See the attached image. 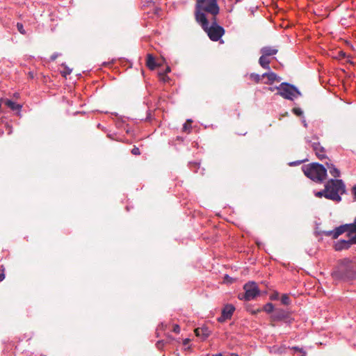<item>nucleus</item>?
Instances as JSON below:
<instances>
[{"instance_id":"9d476101","label":"nucleus","mask_w":356,"mask_h":356,"mask_svg":"<svg viewBox=\"0 0 356 356\" xmlns=\"http://www.w3.org/2000/svg\"><path fill=\"white\" fill-rule=\"evenodd\" d=\"M346 225L348 229V237L351 238V241L356 243V218L353 223Z\"/></svg>"},{"instance_id":"aec40b11","label":"nucleus","mask_w":356,"mask_h":356,"mask_svg":"<svg viewBox=\"0 0 356 356\" xmlns=\"http://www.w3.org/2000/svg\"><path fill=\"white\" fill-rule=\"evenodd\" d=\"M262 78H263L262 75L260 76L259 74H256V73H252L250 74V79L252 81H253L255 83H260Z\"/></svg>"},{"instance_id":"20e7f679","label":"nucleus","mask_w":356,"mask_h":356,"mask_svg":"<svg viewBox=\"0 0 356 356\" xmlns=\"http://www.w3.org/2000/svg\"><path fill=\"white\" fill-rule=\"evenodd\" d=\"M302 171L305 176L316 182H322L327 176V170L319 163H314L310 165H304Z\"/></svg>"},{"instance_id":"0eeeda50","label":"nucleus","mask_w":356,"mask_h":356,"mask_svg":"<svg viewBox=\"0 0 356 356\" xmlns=\"http://www.w3.org/2000/svg\"><path fill=\"white\" fill-rule=\"evenodd\" d=\"M235 310V307L232 305H226L222 310L221 316L218 318V321L223 323L230 319Z\"/></svg>"},{"instance_id":"a878e982","label":"nucleus","mask_w":356,"mask_h":356,"mask_svg":"<svg viewBox=\"0 0 356 356\" xmlns=\"http://www.w3.org/2000/svg\"><path fill=\"white\" fill-rule=\"evenodd\" d=\"M17 29L21 34H22V35L26 34V31L24 29L23 24L22 23H19V22L17 23Z\"/></svg>"},{"instance_id":"c85d7f7f","label":"nucleus","mask_w":356,"mask_h":356,"mask_svg":"<svg viewBox=\"0 0 356 356\" xmlns=\"http://www.w3.org/2000/svg\"><path fill=\"white\" fill-rule=\"evenodd\" d=\"M292 111L297 116H301L302 115V111L300 108H293Z\"/></svg>"},{"instance_id":"bb28decb","label":"nucleus","mask_w":356,"mask_h":356,"mask_svg":"<svg viewBox=\"0 0 356 356\" xmlns=\"http://www.w3.org/2000/svg\"><path fill=\"white\" fill-rule=\"evenodd\" d=\"M159 76L160 79L163 82H165L169 79V78L167 76L166 74L163 73V72H159Z\"/></svg>"},{"instance_id":"a18cd8bd","label":"nucleus","mask_w":356,"mask_h":356,"mask_svg":"<svg viewBox=\"0 0 356 356\" xmlns=\"http://www.w3.org/2000/svg\"><path fill=\"white\" fill-rule=\"evenodd\" d=\"M157 64H161V66L162 65V63L161 62H157Z\"/></svg>"},{"instance_id":"f03ea898","label":"nucleus","mask_w":356,"mask_h":356,"mask_svg":"<svg viewBox=\"0 0 356 356\" xmlns=\"http://www.w3.org/2000/svg\"><path fill=\"white\" fill-rule=\"evenodd\" d=\"M331 275L334 280H353L356 277V262L348 258L341 259Z\"/></svg>"},{"instance_id":"f8f14e48","label":"nucleus","mask_w":356,"mask_h":356,"mask_svg":"<svg viewBox=\"0 0 356 356\" xmlns=\"http://www.w3.org/2000/svg\"><path fill=\"white\" fill-rule=\"evenodd\" d=\"M312 146L314 151L315 152L316 156L319 159H323L326 157L325 149L320 145L319 143H312Z\"/></svg>"},{"instance_id":"f704fd0d","label":"nucleus","mask_w":356,"mask_h":356,"mask_svg":"<svg viewBox=\"0 0 356 356\" xmlns=\"http://www.w3.org/2000/svg\"><path fill=\"white\" fill-rule=\"evenodd\" d=\"M353 193L354 195V198L356 200V185L353 187Z\"/></svg>"},{"instance_id":"a19ab883","label":"nucleus","mask_w":356,"mask_h":356,"mask_svg":"<svg viewBox=\"0 0 356 356\" xmlns=\"http://www.w3.org/2000/svg\"><path fill=\"white\" fill-rule=\"evenodd\" d=\"M339 54H340V56H341V57H345V56H346V54H345L343 51H340V52H339Z\"/></svg>"},{"instance_id":"412c9836","label":"nucleus","mask_w":356,"mask_h":356,"mask_svg":"<svg viewBox=\"0 0 356 356\" xmlns=\"http://www.w3.org/2000/svg\"><path fill=\"white\" fill-rule=\"evenodd\" d=\"M289 348L293 350L295 353H299L300 354V356H307V353L302 348H300L298 346H293Z\"/></svg>"},{"instance_id":"9b49d317","label":"nucleus","mask_w":356,"mask_h":356,"mask_svg":"<svg viewBox=\"0 0 356 356\" xmlns=\"http://www.w3.org/2000/svg\"><path fill=\"white\" fill-rule=\"evenodd\" d=\"M288 318V313L284 309H276L273 314L270 316L272 321H278Z\"/></svg>"},{"instance_id":"c9c22d12","label":"nucleus","mask_w":356,"mask_h":356,"mask_svg":"<svg viewBox=\"0 0 356 356\" xmlns=\"http://www.w3.org/2000/svg\"><path fill=\"white\" fill-rule=\"evenodd\" d=\"M6 128H7V129H8V134H10L12 132V128H11V127H10V125H8V124H6Z\"/></svg>"},{"instance_id":"f3484780","label":"nucleus","mask_w":356,"mask_h":356,"mask_svg":"<svg viewBox=\"0 0 356 356\" xmlns=\"http://www.w3.org/2000/svg\"><path fill=\"white\" fill-rule=\"evenodd\" d=\"M3 104L8 108H10L13 111H20L22 109V106L21 104H17L14 102H13L10 99H5L3 100Z\"/></svg>"},{"instance_id":"39448f33","label":"nucleus","mask_w":356,"mask_h":356,"mask_svg":"<svg viewBox=\"0 0 356 356\" xmlns=\"http://www.w3.org/2000/svg\"><path fill=\"white\" fill-rule=\"evenodd\" d=\"M276 89L278 90L276 95L286 99L293 100L301 95L300 92L294 86L286 82L282 83Z\"/></svg>"},{"instance_id":"ddd939ff","label":"nucleus","mask_w":356,"mask_h":356,"mask_svg":"<svg viewBox=\"0 0 356 356\" xmlns=\"http://www.w3.org/2000/svg\"><path fill=\"white\" fill-rule=\"evenodd\" d=\"M194 332L197 337H202L203 339H205L211 334V331L205 326L197 327L195 329Z\"/></svg>"},{"instance_id":"473e14b6","label":"nucleus","mask_w":356,"mask_h":356,"mask_svg":"<svg viewBox=\"0 0 356 356\" xmlns=\"http://www.w3.org/2000/svg\"><path fill=\"white\" fill-rule=\"evenodd\" d=\"M173 332L179 333L180 332V327L178 325H175L173 327Z\"/></svg>"},{"instance_id":"c03bdc74","label":"nucleus","mask_w":356,"mask_h":356,"mask_svg":"<svg viewBox=\"0 0 356 356\" xmlns=\"http://www.w3.org/2000/svg\"><path fill=\"white\" fill-rule=\"evenodd\" d=\"M225 278L226 280H229V276H228L227 275H225Z\"/></svg>"},{"instance_id":"37998d69","label":"nucleus","mask_w":356,"mask_h":356,"mask_svg":"<svg viewBox=\"0 0 356 356\" xmlns=\"http://www.w3.org/2000/svg\"><path fill=\"white\" fill-rule=\"evenodd\" d=\"M159 11H160V9L156 8L154 13H155V14H158Z\"/></svg>"},{"instance_id":"6ab92c4d","label":"nucleus","mask_w":356,"mask_h":356,"mask_svg":"<svg viewBox=\"0 0 356 356\" xmlns=\"http://www.w3.org/2000/svg\"><path fill=\"white\" fill-rule=\"evenodd\" d=\"M327 168L330 175L334 177H338L340 175V171L334 167L333 164L327 163Z\"/></svg>"},{"instance_id":"ea45409f","label":"nucleus","mask_w":356,"mask_h":356,"mask_svg":"<svg viewBox=\"0 0 356 356\" xmlns=\"http://www.w3.org/2000/svg\"><path fill=\"white\" fill-rule=\"evenodd\" d=\"M13 97L15 99H18L19 97V93H15Z\"/></svg>"},{"instance_id":"4468645a","label":"nucleus","mask_w":356,"mask_h":356,"mask_svg":"<svg viewBox=\"0 0 356 356\" xmlns=\"http://www.w3.org/2000/svg\"><path fill=\"white\" fill-rule=\"evenodd\" d=\"M261 54L267 57L274 56L278 52V49L275 47H264L260 50Z\"/></svg>"},{"instance_id":"6e6552de","label":"nucleus","mask_w":356,"mask_h":356,"mask_svg":"<svg viewBox=\"0 0 356 356\" xmlns=\"http://www.w3.org/2000/svg\"><path fill=\"white\" fill-rule=\"evenodd\" d=\"M347 232L348 233V229H347V225H342L337 228H335L334 230L330 231H325L324 232V234L327 236H331L333 238L336 239L340 235L342 234Z\"/></svg>"},{"instance_id":"2f4dec72","label":"nucleus","mask_w":356,"mask_h":356,"mask_svg":"<svg viewBox=\"0 0 356 356\" xmlns=\"http://www.w3.org/2000/svg\"><path fill=\"white\" fill-rule=\"evenodd\" d=\"M164 346V341H159L156 343V346L158 348L161 349L163 346Z\"/></svg>"},{"instance_id":"dca6fc26","label":"nucleus","mask_w":356,"mask_h":356,"mask_svg":"<svg viewBox=\"0 0 356 356\" xmlns=\"http://www.w3.org/2000/svg\"><path fill=\"white\" fill-rule=\"evenodd\" d=\"M262 77H266L268 81L264 82L266 84H272L274 81H280V78L273 72H266L262 74Z\"/></svg>"},{"instance_id":"c756f323","label":"nucleus","mask_w":356,"mask_h":356,"mask_svg":"<svg viewBox=\"0 0 356 356\" xmlns=\"http://www.w3.org/2000/svg\"><path fill=\"white\" fill-rule=\"evenodd\" d=\"M327 192H326V188L325 187L324 190L318 191L316 193V196L318 197H321L324 196L325 197V195Z\"/></svg>"},{"instance_id":"b1692460","label":"nucleus","mask_w":356,"mask_h":356,"mask_svg":"<svg viewBox=\"0 0 356 356\" xmlns=\"http://www.w3.org/2000/svg\"><path fill=\"white\" fill-rule=\"evenodd\" d=\"M263 310L267 313H270L274 310V306L272 303L269 302L264 305Z\"/></svg>"},{"instance_id":"2eb2a0df","label":"nucleus","mask_w":356,"mask_h":356,"mask_svg":"<svg viewBox=\"0 0 356 356\" xmlns=\"http://www.w3.org/2000/svg\"><path fill=\"white\" fill-rule=\"evenodd\" d=\"M146 65L149 70H154L156 67H160L161 64H157L155 58L149 54L147 56Z\"/></svg>"},{"instance_id":"72a5a7b5","label":"nucleus","mask_w":356,"mask_h":356,"mask_svg":"<svg viewBox=\"0 0 356 356\" xmlns=\"http://www.w3.org/2000/svg\"><path fill=\"white\" fill-rule=\"evenodd\" d=\"M58 54L55 53L51 56V60H55L56 58L58 57Z\"/></svg>"},{"instance_id":"a211bd4d","label":"nucleus","mask_w":356,"mask_h":356,"mask_svg":"<svg viewBox=\"0 0 356 356\" xmlns=\"http://www.w3.org/2000/svg\"><path fill=\"white\" fill-rule=\"evenodd\" d=\"M270 60L268 58V57L261 54V56H260V58L259 59V65L263 68L270 70Z\"/></svg>"},{"instance_id":"7c9ffc66","label":"nucleus","mask_w":356,"mask_h":356,"mask_svg":"<svg viewBox=\"0 0 356 356\" xmlns=\"http://www.w3.org/2000/svg\"><path fill=\"white\" fill-rule=\"evenodd\" d=\"M131 153H132V154L136 155V156L140 154L139 148L136 146H134V148L131 149Z\"/></svg>"},{"instance_id":"f257e3e1","label":"nucleus","mask_w":356,"mask_h":356,"mask_svg":"<svg viewBox=\"0 0 356 356\" xmlns=\"http://www.w3.org/2000/svg\"><path fill=\"white\" fill-rule=\"evenodd\" d=\"M195 18L202 29L207 33L209 39L217 42L225 34V29L218 25L216 15L220 8L216 0H195Z\"/></svg>"},{"instance_id":"4be33fe9","label":"nucleus","mask_w":356,"mask_h":356,"mask_svg":"<svg viewBox=\"0 0 356 356\" xmlns=\"http://www.w3.org/2000/svg\"><path fill=\"white\" fill-rule=\"evenodd\" d=\"M191 123L192 120H188L183 125V131L189 132L191 128Z\"/></svg>"},{"instance_id":"79ce46f5","label":"nucleus","mask_w":356,"mask_h":356,"mask_svg":"<svg viewBox=\"0 0 356 356\" xmlns=\"http://www.w3.org/2000/svg\"><path fill=\"white\" fill-rule=\"evenodd\" d=\"M278 296L279 294L277 293L276 294H275L273 296V298L274 299H277L278 298Z\"/></svg>"},{"instance_id":"7ed1b4c3","label":"nucleus","mask_w":356,"mask_h":356,"mask_svg":"<svg viewBox=\"0 0 356 356\" xmlns=\"http://www.w3.org/2000/svg\"><path fill=\"white\" fill-rule=\"evenodd\" d=\"M325 198L336 202L341 200V195L346 192V188L343 182L341 179H330L326 184Z\"/></svg>"},{"instance_id":"4c0bfd02","label":"nucleus","mask_w":356,"mask_h":356,"mask_svg":"<svg viewBox=\"0 0 356 356\" xmlns=\"http://www.w3.org/2000/svg\"><path fill=\"white\" fill-rule=\"evenodd\" d=\"M171 71L170 67L168 66L163 73L167 74Z\"/></svg>"},{"instance_id":"58836bf2","label":"nucleus","mask_w":356,"mask_h":356,"mask_svg":"<svg viewBox=\"0 0 356 356\" xmlns=\"http://www.w3.org/2000/svg\"><path fill=\"white\" fill-rule=\"evenodd\" d=\"M276 88L277 87H270L268 88V90L273 92L275 90H277Z\"/></svg>"},{"instance_id":"cd10ccee","label":"nucleus","mask_w":356,"mask_h":356,"mask_svg":"<svg viewBox=\"0 0 356 356\" xmlns=\"http://www.w3.org/2000/svg\"><path fill=\"white\" fill-rule=\"evenodd\" d=\"M4 267L3 266H0V282H2L5 279V273H4Z\"/></svg>"},{"instance_id":"e433bc0d","label":"nucleus","mask_w":356,"mask_h":356,"mask_svg":"<svg viewBox=\"0 0 356 356\" xmlns=\"http://www.w3.org/2000/svg\"><path fill=\"white\" fill-rule=\"evenodd\" d=\"M190 341V339H185L183 341V344L184 345H187Z\"/></svg>"},{"instance_id":"393cba45","label":"nucleus","mask_w":356,"mask_h":356,"mask_svg":"<svg viewBox=\"0 0 356 356\" xmlns=\"http://www.w3.org/2000/svg\"><path fill=\"white\" fill-rule=\"evenodd\" d=\"M63 66H64V70L61 73L63 76L66 77L67 75H69L71 74L72 70L66 65H63Z\"/></svg>"},{"instance_id":"1a4fd4ad","label":"nucleus","mask_w":356,"mask_h":356,"mask_svg":"<svg viewBox=\"0 0 356 356\" xmlns=\"http://www.w3.org/2000/svg\"><path fill=\"white\" fill-rule=\"evenodd\" d=\"M354 244L356 243L351 241V238H348V240H339L334 244V250L336 251L348 250Z\"/></svg>"},{"instance_id":"423d86ee","label":"nucleus","mask_w":356,"mask_h":356,"mask_svg":"<svg viewBox=\"0 0 356 356\" xmlns=\"http://www.w3.org/2000/svg\"><path fill=\"white\" fill-rule=\"evenodd\" d=\"M245 293L238 295L240 300H245L247 301L251 300L255 298L259 295L260 291L258 286L254 282H249L243 286Z\"/></svg>"},{"instance_id":"5701e85b","label":"nucleus","mask_w":356,"mask_h":356,"mask_svg":"<svg viewBox=\"0 0 356 356\" xmlns=\"http://www.w3.org/2000/svg\"><path fill=\"white\" fill-rule=\"evenodd\" d=\"M281 302L284 305H289L291 302L289 296L287 294H283L281 298Z\"/></svg>"},{"instance_id":"49530a36","label":"nucleus","mask_w":356,"mask_h":356,"mask_svg":"<svg viewBox=\"0 0 356 356\" xmlns=\"http://www.w3.org/2000/svg\"><path fill=\"white\" fill-rule=\"evenodd\" d=\"M152 5V2H149V3L147 5V6H150Z\"/></svg>"}]
</instances>
